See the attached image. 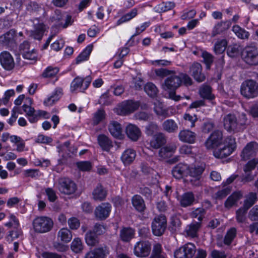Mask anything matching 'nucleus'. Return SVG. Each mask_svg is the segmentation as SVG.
I'll list each match as a JSON object with an SVG mask.
<instances>
[{
    "instance_id": "nucleus-60",
    "label": "nucleus",
    "mask_w": 258,
    "mask_h": 258,
    "mask_svg": "<svg viewBox=\"0 0 258 258\" xmlns=\"http://www.w3.org/2000/svg\"><path fill=\"white\" fill-rule=\"evenodd\" d=\"M22 55L24 59L36 61L37 59L38 53L35 49H33L31 51L23 52Z\"/></svg>"
},
{
    "instance_id": "nucleus-25",
    "label": "nucleus",
    "mask_w": 258,
    "mask_h": 258,
    "mask_svg": "<svg viewBox=\"0 0 258 258\" xmlns=\"http://www.w3.org/2000/svg\"><path fill=\"white\" fill-rule=\"evenodd\" d=\"M178 138L180 141L193 144L196 139V134L189 130H183L179 132Z\"/></svg>"
},
{
    "instance_id": "nucleus-58",
    "label": "nucleus",
    "mask_w": 258,
    "mask_h": 258,
    "mask_svg": "<svg viewBox=\"0 0 258 258\" xmlns=\"http://www.w3.org/2000/svg\"><path fill=\"white\" fill-rule=\"evenodd\" d=\"M90 230L99 236L104 234L106 232V226L97 223L94 225L93 229Z\"/></svg>"
},
{
    "instance_id": "nucleus-7",
    "label": "nucleus",
    "mask_w": 258,
    "mask_h": 258,
    "mask_svg": "<svg viewBox=\"0 0 258 258\" xmlns=\"http://www.w3.org/2000/svg\"><path fill=\"white\" fill-rule=\"evenodd\" d=\"M257 152L258 144L256 142L248 143L240 154L242 161H258V159L255 158Z\"/></svg>"
},
{
    "instance_id": "nucleus-22",
    "label": "nucleus",
    "mask_w": 258,
    "mask_h": 258,
    "mask_svg": "<svg viewBox=\"0 0 258 258\" xmlns=\"http://www.w3.org/2000/svg\"><path fill=\"white\" fill-rule=\"evenodd\" d=\"M46 30V25L43 23H38L34 25V29L31 31L30 36L35 40H42Z\"/></svg>"
},
{
    "instance_id": "nucleus-9",
    "label": "nucleus",
    "mask_w": 258,
    "mask_h": 258,
    "mask_svg": "<svg viewBox=\"0 0 258 258\" xmlns=\"http://www.w3.org/2000/svg\"><path fill=\"white\" fill-rule=\"evenodd\" d=\"M69 141L64 142L63 144L58 145L56 148L59 155L64 160L76 156L78 152L77 147L73 146H70Z\"/></svg>"
},
{
    "instance_id": "nucleus-19",
    "label": "nucleus",
    "mask_w": 258,
    "mask_h": 258,
    "mask_svg": "<svg viewBox=\"0 0 258 258\" xmlns=\"http://www.w3.org/2000/svg\"><path fill=\"white\" fill-rule=\"evenodd\" d=\"M190 74L197 82L201 83L204 81L206 76L203 72L201 64L198 62H194L189 68Z\"/></svg>"
},
{
    "instance_id": "nucleus-6",
    "label": "nucleus",
    "mask_w": 258,
    "mask_h": 258,
    "mask_svg": "<svg viewBox=\"0 0 258 258\" xmlns=\"http://www.w3.org/2000/svg\"><path fill=\"white\" fill-rule=\"evenodd\" d=\"M32 224L34 231L39 233L48 232L53 226L52 220L45 216L36 217L34 219Z\"/></svg>"
},
{
    "instance_id": "nucleus-12",
    "label": "nucleus",
    "mask_w": 258,
    "mask_h": 258,
    "mask_svg": "<svg viewBox=\"0 0 258 258\" xmlns=\"http://www.w3.org/2000/svg\"><path fill=\"white\" fill-rule=\"evenodd\" d=\"M58 188L60 192L70 195L75 193L77 189V185L70 178L64 177L59 179Z\"/></svg>"
},
{
    "instance_id": "nucleus-32",
    "label": "nucleus",
    "mask_w": 258,
    "mask_h": 258,
    "mask_svg": "<svg viewBox=\"0 0 258 258\" xmlns=\"http://www.w3.org/2000/svg\"><path fill=\"white\" fill-rule=\"evenodd\" d=\"M135 231L131 227H123L120 231L119 236L123 242H129L135 236Z\"/></svg>"
},
{
    "instance_id": "nucleus-54",
    "label": "nucleus",
    "mask_w": 258,
    "mask_h": 258,
    "mask_svg": "<svg viewBox=\"0 0 258 258\" xmlns=\"http://www.w3.org/2000/svg\"><path fill=\"white\" fill-rule=\"evenodd\" d=\"M236 229L234 227L231 228L227 231L224 239V244L229 245L231 243L236 235Z\"/></svg>"
},
{
    "instance_id": "nucleus-27",
    "label": "nucleus",
    "mask_w": 258,
    "mask_h": 258,
    "mask_svg": "<svg viewBox=\"0 0 258 258\" xmlns=\"http://www.w3.org/2000/svg\"><path fill=\"white\" fill-rule=\"evenodd\" d=\"M166 142V139L164 134L158 133L153 136V138L150 141V144L152 148L159 149L165 145Z\"/></svg>"
},
{
    "instance_id": "nucleus-49",
    "label": "nucleus",
    "mask_w": 258,
    "mask_h": 258,
    "mask_svg": "<svg viewBox=\"0 0 258 258\" xmlns=\"http://www.w3.org/2000/svg\"><path fill=\"white\" fill-rule=\"evenodd\" d=\"M148 258H166L160 244L157 243L153 246L151 254Z\"/></svg>"
},
{
    "instance_id": "nucleus-3",
    "label": "nucleus",
    "mask_w": 258,
    "mask_h": 258,
    "mask_svg": "<svg viewBox=\"0 0 258 258\" xmlns=\"http://www.w3.org/2000/svg\"><path fill=\"white\" fill-rule=\"evenodd\" d=\"M236 148L235 138L232 136H228L224 140L223 147L215 150L214 152V155L218 159L225 158L231 154Z\"/></svg>"
},
{
    "instance_id": "nucleus-57",
    "label": "nucleus",
    "mask_w": 258,
    "mask_h": 258,
    "mask_svg": "<svg viewBox=\"0 0 258 258\" xmlns=\"http://www.w3.org/2000/svg\"><path fill=\"white\" fill-rule=\"evenodd\" d=\"M239 46L236 44H233L227 47V55L233 58L237 56L239 52Z\"/></svg>"
},
{
    "instance_id": "nucleus-35",
    "label": "nucleus",
    "mask_w": 258,
    "mask_h": 258,
    "mask_svg": "<svg viewBox=\"0 0 258 258\" xmlns=\"http://www.w3.org/2000/svg\"><path fill=\"white\" fill-rule=\"evenodd\" d=\"M242 197V195L240 191L234 192L230 195L225 202V207L227 209L231 208L236 204L238 200Z\"/></svg>"
},
{
    "instance_id": "nucleus-30",
    "label": "nucleus",
    "mask_w": 258,
    "mask_h": 258,
    "mask_svg": "<svg viewBox=\"0 0 258 258\" xmlns=\"http://www.w3.org/2000/svg\"><path fill=\"white\" fill-rule=\"evenodd\" d=\"M175 3L174 2H163L156 5L154 9L156 13H163L172 10L175 7Z\"/></svg>"
},
{
    "instance_id": "nucleus-46",
    "label": "nucleus",
    "mask_w": 258,
    "mask_h": 258,
    "mask_svg": "<svg viewBox=\"0 0 258 258\" xmlns=\"http://www.w3.org/2000/svg\"><path fill=\"white\" fill-rule=\"evenodd\" d=\"M144 90L147 94L150 97H155L158 94V90L156 85L152 82H148L144 87Z\"/></svg>"
},
{
    "instance_id": "nucleus-10",
    "label": "nucleus",
    "mask_w": 258,
    "mask_h": 258,
    "mask_svg": "<svg viewBox=\"0 0 258 258\" xmlns=\"http://www.w3.org/2000/svg\"><path fill=\"white\" fill-rule=\"evenodd\" d=\"M151 250V244L148 240H141L136 243L134 253L138 257H144L149 255Z\"/></svg>"
},
{
    "instance_id": "nucleus-37",
    "label": "nucleus",
    "mask_w": 258,
    "mask_h": 258,
    "mask_svg": "<svg viewBox=\"0 0 258 258\" xmlns=\"http://www.w3.org/2000/svg\"><path fill=\"white\" fill-rule=\"evenodd\" d=\"M59 71V70L57 67L48 66L43 71L42 77L44 78H53L55 77V82H56L58 79L57 74Z\"/></svg>"
},
{
    "instance_id": "nucleus-15",
    "label": "nucleus",
    "mask_w": 258,
    "mask_h": 258,
    "mask_svg": "<svg viewBox=\"0 0 258 258\" xmlns=\"http://www.w3.org/2000/svg\"><path fill=\"white\" fill-rule=\"evenodd\" d=\"M231 26V21L227 20L221 21L216 23L213 28L211 36L215 37L217 35L224 34Z\"/></svg>"
},
{
    "instance_id": "nucleus-53",
    "label": "nucleus",
    "mask_w": 258,
    "mask_h": 258,
    "mask_svg": "<svg viewBox=\"0 0 258 258\" xmlns=\"http://www.w3.org/2000/svg\"><path fill=\"white\" fill-rule=\"evenodd\" d=\"M158 125L153 122H150L146 126L145 133L148 136H154L158 131Z\"/></svg>"
},
{
    "instance_id": "nucleus-26",
    "label": "nucleus",
    "mask_w": 258,
    "mask_h": 258,
    "mask_svg": "<svg viewBox=\"0 0 258 258\" xmlns=\"http://www.w3.org/2000/svg\"><path fill=\"white\" fill-rule=\"evenodd\" d=\"M62 94V89L59 87L56 88L51 95L44 100L43 105L45 106H52L60 99Z\"/></svg>"
},
{
    "instance_id": "nucleus-56",
    "label": "nucleus",
    "mask_w": 258,
    "mask_h": 258,
    "mask_svg": "<svg viewBox=\"0 0 258 258\" xmlns=\"http://www.w3.org/2000/svg\"><path fill=\"white\" fill-rule=\"evenodd\" d=\"M206 214L205 210L203 208H199L193 211L190 214L192 218H197L198 222L201 223Z\"/></svg>"
},
{
    "instance_id": "nucleus-62",
    "label": "nucleus",
    "mask_w": 258,
    "mask_h": 258,
    "mask_svg": "<svg viewBox=\"0 0 258 258\" xmlns=\"http://www.w3.org/2000/svg\"><path fill=\"white\" fill-rule=\"evenodd\" d=\"M204 62L207 68H210L213 62V56L207 51H204L202 54Z\"/></svg>"
},
{
    "instance_id": "nucleus-61",
    "label": "nucleus",
    "mask_w": 258,
    "mask_h": 258,
    "mask_svg": "<svg viewBox=\"0 0 258 258\" xmlns=\"http://www.w3.org/2000/svg\"><path fill=\"white\" fill-rule=\"evenodd\" d=\"M53 141L51 137L45 136L42 134H39L35 139V142L37 143H41L46 145L50 144Z\"/></svg>"
},
{
    "instance_id": "nucleus-34",
    "label": "nucleus",
    "mask_w": 258,
    "mask_h": 258,
    "mask_svg": "<svg viewBox=\"0 0 258 258\" xmlns=\"http://www.w3.org/2000/svg\"><path fill=\"white\" fill-rule=\"evenodd\" d=\"M92 195L95 200L101 201L106 198L107 191L103 186L101 184L99 183L94 189Z\"/></svg>"
},
{
    "instance_id": "nucleus-44",
    "label": "nucleus",
    "mask_w": 258,
    "mask_h": 258,
    "mask_svg": "<svg viewBox=\"0 0 258 258\" xmlns=\"http://www.w3.org/2000/svg\"><path fill=\"white\" fill-rule=\"evenodd\" d=\"M228 45V41L226 39H222L218 40L214 44V52L216 54H222L226 49Z\"/></svg>"
},
{
    "instance_id": "nucleus-28",
    "label": "nucleus",
    "mask_w": 258,
    "mask_h": 258,
    "mask_svg": "<svg viewBox=\"0 0 258 258\" xmlns=\"http://www.w3.org/2000/svg\"><path fill=\"white\" fill-rule=\"evenodd\" d=\"M92 50L93 45L92 44L88 45L76 58V63L78 64L83 61L88 60Z\"/></svg>"
},
{
    "instance_id": "nucleus-21",
    "label": "nucleus",
    "mask_w": 258,
    "mask_h": 258,
    "mask_svg": "<svg viewBox=\"0 0 258 258\" xmlns=\"http://www.w3.org/2000/svg\"><path fill=\"white\" fill-rule=\"evenodd\" d=\"M125 133L127 137L132 141H137L141 136L140 128L134 124L129 123L125 127Z\"/></svg>"
},
{
    "instance_id": "nucleus-59",
    "label": "nucleus",
    "mask_w": 258,
    "mask_h": 258,
    "mask_svg": "<svg viewBox=\"0 0 258 258\" xmlns=\"http://www.w3.org/2000/svg\"><path fill=\"white\" fill-rule=\"evenodd\" d=\"M248 209L243 206L236 211V219L238 223H243L246 220L245 214Z\"/></svg>"
},
{
    "instance_id": "nucleus-38",
    "label": "nucleus",
    "mask_w": 258,
    "mask_h": 258,
    "mask_svg": "<svg viewBox=\"0 0 258 258\" xmlns=\"http://www.w3.org/2000/svg\"><path fill=\"white\" fill-rule=\"evenodd\" d=\"M138 11L137 8H135L132 9L130 12L123 15L117 21L116 25L119 26L134 18L137 16Z\"/></svg>"
},
{
    "instance_id": "nucleus-24",
    "label": "nucleus",
    "mask_w": 258,
    "mask_h": 258,
    "mask_svg": "<svg viewBox=\"0 0 258 258\" xmlns=\"http://www.w3.org/2000/svg\"><path fill=\"white\" fill-rule=\"evenodd\" d=\"M97 140L99 146L104 151L108 152L113 147L112 141L105 134H99Z\"/></svg>"
},
{
    "instance_id": "nucleus-20",
    "label": "nucleus",
    "mask_w": 258,
    "mask_h": 258,
    "mask_svg": "<svg viewBox=\"0 0 258 258\" xmlns=\"http://www.w3.org/2000/svg\"><path fill=\"white\" fill-rule=\"evenodd\" d=\"M109 254V248L105 245L89 250L85 254L84 258H106Z\"/></svg>"
},
{
    "instance_id": "nucleus-50",
    "label": "nucleus",
    "mask_w": 258,
    "mask_h": 258,
    "mask_svg": "<svg viewBox=\"0 0 258 258\" xmlns=\"http://www.w3.org/2000/svg\"><path fill=\"white\" fill-rule=\"evenodd\" d=\"M136 156V152L134 149H127L121 156V161H134Z\"/></svg>"
},
{
    "instance_id": "nucleus-63",
    "label": "nucleus",
    "mask_w": 258,
    "mask_h": 258,
    "mask_svg": "<svg viewBox=\"0 0 258 258\" xmlns=\"http://www.w3.org/2000/svg\"><path fill=\"white\" fill-rule=\"evenodd\" d=\"M248 217L251 221H258V205L254 206L250 210Z\"/></svg>"
},
{
    "instance_id": "nucleus-18",
    "label": "nucleus",
    "mask_w": 258,
    "mask_h": 258,
    "mask_svg": "<svg viewBox=\"0 0 258 258\" xmlns=\"http://www.w3.org/2000/svg\"><path fill=\"white\" fill-rule=\"evenodd\" d=\"M224 127L229 133L238 131L237 119L234 114L229 113L225 116L223 119Z\"/></svg>"
},
{
    "instance_id": "nucleus-45",
    "label": "nucleus",
    "mask_w": 258,
    "mask_h": 258,
    "mask_svg": "<svg viewBox=\"0 0 258 258\" xmlns=\"http://www.w3.org/2000/svg\"><path fill=\"white\" fill-rule=\"evenodd\" d=\"M232 31L236 36L240 39H247L249 36L248 32L246 31L244 29L242 28L238 25H233Z\"/></svg>"
},
{
    "instance_id": "nucleus-41",
    "label": "nucleus",
    "mask_w": 258,
    "mask_h": 258,
    "mask_svg": "<svg viewBox=\"0 0 258 258\" xmlns=\"http://www.w3.org/2000/svg\"><path fill=\"white\" fill-rule=\"evenodd\" d=\"M162 127L164 131L169 133H174L178 130L177 124L172 119L165 120L162 123Z\"/></svg>"
},
{
    "instance_id": "nucleus-43",
    "label": "nucleus",
    "mask_w": 258,
    "mask_h": 258,
    "mask_svg": "<svg viewBox=\"0 0 258 258\" xmlns=\"http://www.w3.org/2000/svg\"><path fill=\"white\" fill-rule=\"evenodd\" d=\"M205 170V167L203 166H194V167H189L188 169V171L189 172V175L191 176L194 177H196L197 178L196 181L199 182V180L200 179L202 174Z\"/></svg>"
},
{
    "instance_id": "nucleus-17",
    "label": "nucleus",
    "mask_w": 258,
    "mask_h": 258,
    "mask_svg": "<svg viewBox=\"0 0 258 258\" xmlns=\"http://www.w3.org/2000/svg\"><path fill=\"white\" fill-rule=\"evenodd\" d=\"M111 206L108 203H103L97 206L94 211L96 218L99 220H104L109 215Z\"/></svg>"
},
{
    "instance_id": "nucleus-33",
    "label": "nucleus",
    "mask_w": 258,
    "mask_h": 258,
    "mask_svg": "<svg viewBox=\"0 0 258 258\" xmlns=\"http://www.w3.org/2000/svg\"><path fill=\"white\" fill-rule=\"evenodd\" d=\"M85 239L87 244L92 247L97 246L100 242L99 236L90 230L86 232Z\"/></svg>"
},
{
    "instance_id": "nucleus-29",
    "label": "nucleus",
    "mask_w": 258,
    "mask_h": 258,
    "mask_svg": "<svg viewBox=\"0 0 258 258\" xmlns=\"http://www.w3.org/2000/svg\"><path fill=\"white\" fill-rule=\"evenodd\" d=\"M188 166L183 162H179L172 170L173 176L176 178H181L188 171Z\"/></svg>"
},
{
    "instance_id": "nucleus-1",
    "label": "nucleus",
    "mask_w": 258,
    "mask_h": 258,
    "mask_svg": "<svg viewBox=\"0 0 258 258\" xmlns=\"http://www.w3.org/2000/svg\"><path fill=\"white\" fill-rule=\"evenodd\" d=\"M191 78L186 73H180L178 76L172 75L168 77L163 85V89L169 93V97L174 101H179L181 97L176 94V90L182 84L186 87L192 85Z\"/></svg>"
},
{
    "instance_id": "nucleus-55",
    "label": "nucleus",
    "mask_w": 258,
    "mask_h": 258,
    "mask_svg": "<svg viewBox=\"0 0 258 258\" xmlns=\"http://www.w3.org/2000/svg\"><path fill=\"white\" fill-rule=\"evenodd\" d=\"M71 249L76 253L81 252L83 249L82 241L79 238H75L72 242Z\"/></svg>"
},
{
    "instance_id": "nucleus-31",
    "label": "nucleus",
    "mask_w": 258,
    "mask_h": 258,
    "mask_svg": "<svg viewBox=\"0 0 258 258\" xmlns=\"http://www.w3.org/2000/svg\"><path fill=\"white\" fill-rule=\"evenodd\" d=\"M195 195L192 192H186L183 194L180 200V204L182 207H187L191 206L195 202Z\"/></svg>"
},
{
    "instance_id": "nucleus-42",
    "label": "nucleus",
    "mask_w": 258,
    "mask_h": 258,
    "mask_svg": "<svg viewBox=\"0 0 258 258\" xmlns=\"http://www.w3.org/2000/svg\"><path fill=\"white\" fill-rule=\"evenodd\" d=\"M58 238L63 242L68 243L72 239V234L71 231L68 228H61L59 230L57 234Z\"/></svg>"
},
{
    "instance_id": "nucleus-40",
    "label": "nucleus",
    "mask_w": 258,
    "mask_h": 258,
    "mask_svg": "<svg viewBox=\"0 0 258 258\" xmlns=\"http://www.w3.org/2000/svg\"><path fill=\"white\" fill-rule=\"evenodd\" d=\"M201 227V223L200 222L193 221L186 227L185 231L188 236L195 237L197 236V232Z\"/></svg>"
},
{
    "instance_id": "nucleus-48",
    "label": "nucleus",
    "mask_w": 258,
    "mask_h": 258,
    "mask_svg": "<svg viewBox=\"0 0 258 258\" xmlns=\"http://www.w3.org/2000/svg\"><path fill=\"white\" fill-rule=\"evenodd\" d=\"M256 201L257 194L255 192H250L244 200L243 207L248 210L255 204Z\"/></svg>"
},
{
    "instance_id": "nucleus-13",
    "label": "nucleus",
    "mask_w": 258,
    "mask_h": 258,
    "mask_svg": "<svg viewBox=\"0 0 258 258\" xmlns=\"http://www.w3.org/2000/svg\"><path fill=\"white\" fill-rule=\"evenodd\" d=\"M223 140V133L219 130L213 132L205 142V146L208 149H214L220 146Z\"/></svg>"
},
{
    "instance_id": "nucleus-14",
    "label": "nucleus",
    "mask_w": 258,
    "mask_h": 258,
    "mask_svg": "<svg viewBox=\"0 0 258 258\" xmlns=\"http://www.w3.org/2000/svg\"><path fill=\"white\" fill-rule=\"evenodd\" d=\"M140 104L138 101L133 100L124 101L119 106L118 114L123 115H128L137 110Z\"/></svg>"
},
{
    "instance_id": "nucleus-47",
    "label": "nucleus",
    "mask_w": 258,
    "mask_h": 258,
    "mask_svg": "<svg viewBox=\"0 0 258 258\" xmlns=\"http://www.w3.org/2000/svg\"><path fill=\"white\" fill-rule=\"evenodd\" d=\"M106 115L105 111L103 109H98L93 117L92 121L93 124L95 125L99 124L105 119Z\"/></svg>"
},
{
    "instance_id": "nucleus-2",
    "label": "nucleus",
    "mask_w": 258,
    "mask_h": 258,
    "mask_svg": "<svg viewBox=\"0 0 258 258\" xmlns=\"http://www.w3.org/2000/svg\"><path fill=\"white\" fill-rule=\"evenodd\" d=\"M92 81L91 75L85 77L76 76L70 84V91L72 93L77 92L85 93L88 89Z\"/></svg>"
},
{
    "instance_id": "nucleus-8",
    "label": "nucleus",
    "mask_w": 258,
    "mask_h": 258,
    "mask_svg": "<svg viewBox=\"0 0 258 258\" xmlns=\"http://www.w3.org/2000/svg\"><path fill=\"white\" fill-rule=\"evenodd\" d=\"M167 228V219L165 215L161 214L155 217L152 222V230L157 236H162Z\"/></svg>"
},
{
    "instance_id": "nucleus-5",
    "label": "nucleus",
    "mask_w": 258,
    "mask_h": 258,
    "mask_svg": "<svg viewBox=\"0 0 258 258\" xmlns=\"http://www.w3.org/2000/svg\"><path fill=\"white\" fill-rule=\"evenodd\" d=\"M240 93L246 99L256 97L258 95V83L252 79L245 80L241 85Z\"/></svg>"
},
{
    "instance_id": "nucleus-52",
    "label": "nucleus",
    "mask_w": 258,
    "mask_h": 258,
    "mask_svg": "<svg viewBox=\"0 0 258 258\" xmlns=\"http://www.w3.org/2000/svg\"><path fill=\"white\" fill-rule=\"evenodd\" d=\"M15 36V31L11 30L5 33L3 36L0 37L1 41L6 45L12 44Z\"/></svg>"
},
{
    "instance_id": "nucleus-4",
    "label": "nucleus",
    "mask_w": 258,
    "mask_h": 258,
    "mask_svg": "<svg viewBox=\"0 0 258 258\" xmlns=\"http://www.w3.org/2000/svg\"><path fill=\"white\" fill-rule=\"evenodd\" d=\"M243 60L248 65H258V48L254 44L246 46L242 52Z\"/></svg>"
},
{
    "instance_id": "nucleus-23",
    "label": "nucleus",
    "mask_w": 258,
    "mask_h": 258,
    "mask_svg": "<svg viewBox=\"0 0 258 258\" xmlns=\"http://www.w3.org/2000/svg\"><path fill=\"white\" fill-rule=\"evenodd\" d=\"M108 130L113 137L122 139L124 137L120 123L116 121H112L108 125Z\"/></svg>"
},
{
    "instance_id": "nucleus-36",
    "label": "nucleus",
    "mask_w": 258,
    "mask_h": 258,
    "mask_svg": "<svg viewBox=\"0 0 258 258\" xmlns=\"http://www.w3.org/2000/svg\"><path fill=\"white\" fill-rule=\"evenodd\" d=\"M200 96L204 99L212 101L215 99L214 95L212 93V88L209 85H204L199 90Z\"/></svg>"
},
{
    "instance_id": "nucleus-51",
    "label": "nucleus",
    "mask_w": 258,
    "mask_h": 258,
    "mask_svg": "<svg viewBox=\"0 0 258 258\" xmlns=\"http://www.w3.org/2000/svg\"><path fill=\"white\" fill-rule=\"evenodd\" d=\"M154 111L159 119L163 120L170 116L168 110L160 105L155 106Z\"/></svg>"
},
{
    "instance_id": "nucleus-39",
    "label": "nucleus",
    "mask_w": 258,
    "mask_h": 258,
    "mask_svg": "<svg viewBox=\"0 0 258 258\" xmlns=\"http://www.w3.org/2000/svg\"><path fill=\"white\" fill-rule=\"evenodd\" d=\"M133 206L139 212H143L146 209L145 202L143 198L139 195L134 196L132 199Z\"/></svg>"
},
{
    "instance_id": "nucleus-64",
    "label": "nucleus",
    "mask_w": 258,
    "mask_h": 258,
    "mask_svg": "<svg viewBox=\"0 0 258 258\" xmlns=\"http://www.w3.org/2000/svg\"><path fill=\"white\" fill-rule=\"evenodd\" d=\"M19 108L17 107H14L11 113V117L8 119L7 122L11 126L13 125L14 123L16 122L18 118V113L19 112Z\"/></svg>"
},
{
    "instance_id": "nucleus-16",
    "label": "nucleus",
    "mask_w": 258,
    "mask_h": 258,
    "mask_svg": "<svg viewBox=\"0 0 258 258\" xmlns=\"http://www.w3.org/2000/svg\"><path fill=\"white\" fill-rule=\"evenodd\" d=\"M0 63L3 68L6 71H11L15 67L13 57L7 51H4L1 52Z\"/></svg>"
},
{
    "instance_id": "nucleus-11",
    "label": "nucleus",
    "mask_w": 258,
    "mask_h": 258,
    "mask_svg": "<svg viewBox=\"0 0 258 258\" xmlns=\"http://www.w3.org/2000/svg\"><path fill=\"white\" fill-rule=\"evenodd\" d=\"M196 252V246L188 243L174 251L175 258H192Z\"/></svg>"
}]
</instances>
